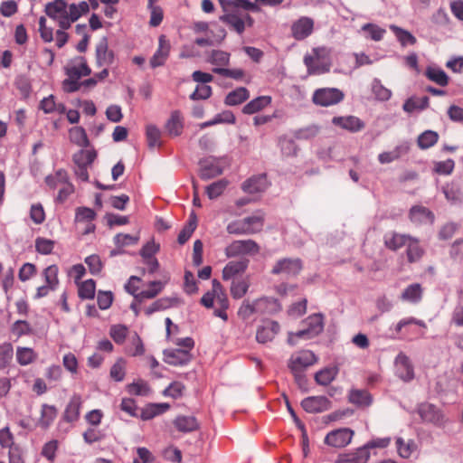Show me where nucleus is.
<instances>
[{"instance_id":"52","label":"nucleus","mask_w":463,"mask_h":463,"mask_svg":"<svg viewBox=\"0 0 463 463\" xmlns=\"http://www.w3.org/2000/svg\"><path fill=\"white\" fill-rule=\"evenodd\" d=\"M59 269L56 265H50L44 269L43 275L44 277L45 285L52 289H56L59 285L58 279Z\"/></svg>"},{"instance_id":"8","label":"nucleus","mask_w":463,"mask_h":463,"mask_svg":"<svg viewBox=\"0 0 463 463\" xmlns=\"http://www.w3.org/2000/svg\"><path fill=\"white\" fill-rule=\"evenodd\" d=\"M302 269V261L298 258H283L275 262L271 274L286 278L297 276Z\"/></svg>"},{"instance_id":"43","label":"nucleus","mask_w":463,"mask_h":463,"mask_svg":"<svg viewBox=\"0 0 463 463\" xmlns=\"http://www.w3.org/2000/svg\"><path fill=\"white\" fill-rule=\"evenodd\" d=\"M250 283L247 279H233L231 284L230 291L234 299H240L244 297L249 289Z\"/></svg>"},{"instance_id":"12","label":"nucleus","mask_w":463,"mask_h":463,"mask_svg":"<svg viewBox=\"0 0 463 463\" xmlns=\"http://www.w3.org/2000/svg\"><path fill=\"white\" fill-rule=\"evenodd\" d=\"M317 362V357L313 352L303 350L297 354H293L288 363L291 371H304L307 367L313 365Z\"/></svg>"},{"instance_id":"17","label":"nucleus","mask_w":463,"mask_h":463,"mask_svg":"<svg viewBox=\"0 0 463 463\" xmlns=\"http://www.w3.org/2000/svg\"><path fill=\"white\" fill-rule=\"evenodd\" d=\"M164 360L166 364L174 366H182L188 364L192 359V354L188 350L182 348L165 350L164 352Z\"/></svg>"},{"instance_id":"7","label":"nucleus","mask_w":463,"mask_h":463,"mask_svg":"<svg viewBox=\"0 0 463 463\" xmlns=\"http://www.w3.org/2000/svg\"><path fill=\"white\" fill-rule=\"evenodd\" d=\"M45 14L54 21L58 22L59 26L67 30L70 28L68 20V5L64 0H54L45 5Z\"/></svg>"},{"instance_id":"34","label":"nucleus","mask_w":463,"mask_h":463,"mask_svg":"<svg viewBox=\"0 0 463 463\" xmlns=\"http://www.w3.org/2000/svg\"><path fill=\"white\" fill-rule=\"evenodd\" d=\"M410 239L411 236L405 234L390 232L384 236V244L389 250H397L406 246Z\"/></svg>"},{"instance_id":"42","label":"nucleus","mask_w":463,"mask_h":463,"mask_svg":"<svg viewBox=\"0 0 463 463\" xmlns=\"http://www.w3.org/2000/svg\"><path fill=\"white\" fill-rule=\"evenodd\" d=\"M165 283L155 280L149 283V288L146 290H142L138 292L137 295H135L137 299H151L156 298L164 288Z\"/></svg>"},{"instance_id":"51","label":"nucleus","mask_w":463,"mask_h":463,"mask_svg":"<svg viewBox=\"0 0 463 463\" xmlns=\"http://www.w3.org/2000/svg\"><path fill=\"white\" fill-rule=\"evenodd\" d=\"M228 184L229 182L226 179L218 180L209 184L205 189V193L209 199H216L222 194Z\"/></svg>"},{"instance_id":"54","label":"nucleus","mask_w":463,"mask_h":463,"mask_svg":"<svg viewBox=\"0 0 463 463\" xmlns=\"http://www.w3.org/2000/svg\"><path fill=\"white\" fill-rule=\"evenodd\" d=\"M14 357V348L11 343L0 345V369L6 368Z\"/></svg>"},{"instance_id":"35","label":"nucleus","mask_w":463,"mask_h":463,"mask_svg":"<svg viewBox=\"0 0 463 463\" xmlns=\"http://www.w3.org/2000/svg\"><path fill=\"white\" fill-rule=\"evenodd\" d=\"M174 425L182 432H192L199 429V423L194 416H177L174 420Z\"/></svg>"},{"instance_id":"38","label":"nucleus","mask_w":463,"mask_h":463,"mask_svg":"<svg viewBox=\"0 0 463 463\" xmlns=\"http://www.w3.org/2000/svg\"><path fill=\"white\" fill-rule=\"evenodd\" d=\"M422 291L420 284H411L402 291L401 299L406 302L418 303L422 298Z\"/></svg>"},{"instance_id":"6","label":"nucleus","mask_w":463,"mask_h":463,"mask_svg":"<svg viewBox=\"0 0 463 463\" xmlns=\"http://www.w3.org/2000/svg\"><path fill=\"white\" fill-rule=\"evenodd\" d=\"M327 54L326 48L318 47L313 49L312 54L305 55L304 63L309 74H322L330 71V64L320 62Z\"/></svg>"},{"instance_id":"22","label":"nucleus","mask_w":463,"mask_h":463,"mask_svg":"<svg viewBox=\"0 0 463 463\" xmlns=\"http://www.w3.org/2000/svg\"><path fill=\"white\" fill-rule=\"evenodd\" d=\"M268 187V181L264 175L252 176L241 184V189L244 193L254 194L264 192Z\"/></svg>"},{"instance_id":"57","label":"nucleus","mask_w":463,"mask_h":463,"mask_svg":"<svg viewBox=\"0 0 463 463\" xmlns=\"http://www.w3.org/2000/svg\"><path fill=\"white\" fill-rule=\"evenodd\" d=\"M36 358V354L32 348L18 347L16 350V359L21 365H27L33 363Z\"/></svg>"},{"instance_id":"13","label":"nucleus","mask_w":463,"mask_h":463,"mask_svg":"<svg viewBox=\"0 0 463 463\" xmlns=\"http://www.w3.org/2000/svg\"><path fill=\"white\" fill-rule=\"evenodd\" d=\"M301 406L308 413H318L328 411L331 402L326 396H310L301 402Z\"/></svg>"},{"instance_id":"45","label":"nucleus","mask_w":463,"mask_h":463,"mask_svg":"<svg viewBox=\"0 0 463 463\" xmlns=\"http://www.w3.org/2000/svg\"><path fill=\"white\" fill-rule=\"evenodd\" d=\"M406 246L407 258L410 262L418 261L422 257L424 250L417 239L411 237Z\"/></svg>"},{"instance_id":"27","label":"nucleus","mask_w":463,"mask_h":463,"mask_svg":"<svg viewBox=\"0 0 463 463\" xmlns=\"http://www.w3.org/2000/svg\"><path fill=\"white\" fill-rule=\"evenodd\" d=\"M370 458L366 448H359L354 452L340 454L335 463H367Z\"/></svg>"},{"instance_id":"18","label":"nucleus","mask_w":463,"mask_h":463,"mask_svg":"<svg viewBox=\"0 0 463 463\" xmlns=\"http://www.w3.org/2000/svg\"><path fill=\"white\" fill-rule=\"evenodd\" d=\"M82 398L80 394L78 393H74L65 410H64V412H63V420L67 422H74V421H77L80 418V408L82 406Z\"/></svg>"},{"instance_id":"55","label":"nucleus","mask_w":463,"mask_h":463,"mask_svg":"<svg viewBox=\"0 0 463 463\" xmlns=\"http://www.w3.org/2000/svg\"><path fill=\"white\" fill-rule=\"evenodd\" d=\"M407 147L396 146L393 150L383 152L378 156V160L381 164H389L401 157L402 154L407 152Z\"/></svg>"},{"instance_id":"16","label":"nucleus","mask_w":463,"mask_h":463,"mask_svg":"<svg viewBox=\"0 0 463 463\" xmlns=\"http://www.w3.org/2000/svg\"><path fill=\"white\" fill-rule=\"evenodd\" d=\"M231 53L219 49L205 52V61L213 65L212 71L216 74V69L226 68L230 64Z\"/></svg>"},{"instance_id":"53","label":"nucleus","mask_w":463,"mask_h":463,"mask_svg":"<svg viewBox=\"0 0 463 463\" xmlns=\"http://www.w3.org/2000/svg\"><path fill=\"white\" fill-rule=\"evenodd\" d=\"M390 29L393 32L402 46H406L408 44L413 45L416 43V38L410 32L396 25H391Z\"/></svg>"},{"instance_id":"29","label":"nucleus","mask_w":463,"mask_h":463,"mask_svg":"<svg viewBox=\"0 0 463 463\" xmlns=\"http://www.w3.org/2000/svg\"><path fill=\"white\" fill-rule=\"evenodd\" d=\"M410 219L415 223H433L435 217L430 209L416 205L410 210Z\"/></svg>"},{"instance_id":"23","label":"nucleus","mask_w":463,"mask_h":463,"mask_svg":"<svg viewBox=\"0 0 463 463\" xmlns=\"http://www.w3.org/2000/svg\"><path fill=\"white\" fill-rule=\"evenodd\" d=\"M332 123L350 132H358L364 128V123L357 117H334Z\"/></svg>"},{"instance_id":"46","label":"nucleus","mask_w":463,"mask_h":463,"mask_svg":"<svg viewBox=\"0 0 463 463\" xmlns=\"http://www.w3.org/2000/svg\"><path fill=\"white\" fill-rule=\"evenodd\" d=\"M69 135L71 141L80 146L87 147L90 145L86 131L81 127L71 128L69 131Z\"/></svg>"},{"instance_id":"63","label":"nucleus","mask_w":463,"mask_h":463,"mask_svg":"<svg viewBox=\"0 0 463 463\" xmlns=\"http://www.w3.org/2000/svg\"><path fill=\"white\" fill-rule=\"evenodd\" d=\"M110 377L116 382H122L126 375V362L118 359L110 368Z\"/></svg>"},{"instance_id":"33","label":"nucleus","mask_w":463,"mask_h":463,"mask_svg":"<svg viewBox=\"0 0 463 463\" xmlns=\"http://www.w3.org/2000/svg\"><path fill=\"white\" fill-rule=\"evenodd\" d=\"M177 304H179V299L176 298H162L156 300L150 306L146 307L144 309V313L146 316H151L155 312L165 310L174 306H176Z\"/></svg>"},{"instance_id":"58","label":"nucleus","mask_w":463,"mask_h":463,"mask_svg":"<svg viewBox=\"0 0 463 463\" xmlns=\"http://www.w3.org/2000/svg\"><path fill=\"white\" fill-rule=\"evenodd\" d=\"M196 229V218L194 214L190 216L188 223L180 232L177 241L180 244H184L192 236Z\"/></svg>"},{"instance_id":"37","label":"nucleus","mask_w":463,"mask_h":463,"mask_svg":"<svg viewBox=\"0 0 463 463\" xmlns=\"http://www.w3.org/2000/svg\"><path fill=\"white\" fill-rule=\"evenodd\" d=\"M170 405L168 403H150L146 405L141 411V419L148 420L168 411Z\"/></svg>"},{"instance_id":"9","label":"nucleus","mask_w":463,"mask_h":463,"mask_svg":"<svg viewBox=\"0 0 463 463\" xmlns=\"http://www.w3.org/2000/svg\"><path fill=\"white\" fill-rule=\"evenodd\" d=\"M344 93L336 88H322L315 90L312 100L316 105L328 107L344 99Z\"/></svg>"},{"instance_id":"41","label":"nucleus","mask_w":463,"mask_h":463,"mask_svg":"<svg viewBox=\"0 0 463 463\" xmlns=\"http://www.w3.org/2000/svg\"><path fill=\"white\" fill-rule=\"evenodd\" d=\"M57 416V409L53 405L43 404L42 406L41 417L39 419V425L46 429L55 420Z\"/></svg>"},{"instance_id":"56","label":"nucleus","mask_w":463,"mask_h":463,"mask_svg":"<svg viewBox=\"0 0 463 463\" xmlns=\"http://www.w3.org/2000/svg\"><path fill=\"white\" fill-rule=\"evenodd\" d=\"M11 333L16 338L32 334L31 325L25 320H17L11 326Z\"/></svg>"},{"instance_id":"47","label":"nucleus","mask_w":463,"mask_h":463,"mask_svg":"<svg viewBox=\"0 0 463 463\" xmlns=\"http://www.w3.org/2000/svg\"><path fill=\"white\" fill-rule=\"evenodd\" d=\"M220 20L230 25L239 34H241L245 30V22L235 14H226L220 17Z\"/></svg>"},{"instance_id":"28","label":"nucleus","mask_w":463,"mask_h":463,"mask_svg":"<svg viewBox=\"0 0 463 463\" xmlns=\"http://www.w3.org/2000/svg\"><path fill=\"white\" fill-rule=\"evenodd\" d=\"M348 402L357 407H369L373 403V396L364 389H351Z\"/></svg>"},{"instance_id":"62","label":"nucleus","mask_w":463,"mask_h":463,"mask_svg":"<svg viewBox=\"0 0 463 463\" xmlns=\"http://www.w3.org/2000/svg\"><path fill=\"white\" fill-rule=\"evenodd\" d=\"M127 391L130 394L134 395H147L150 389L146 382L144 380H138L127 385Z\"/></svg>"},{"instance_id":"30","label":"nucleus","mask_w":463,"mask_h":463,"mask_svg":"<svg viewBox=\"0 0 463 463\" xmlns=\"http://www.w3.org/2000/svg\"><path fill=\"white\" fill-rule=\"evenodd\" d=\"M442 192L445 198L451 204H459L463 202V193L460 185L457 182L452 181L450 183H447L442 187Z\"/></svg>"},{"instance_id":"14","label":"nucleus","mask_w":463,"mask_h":463,"mask_svg":"<svg viewBox=\"0 0 463 463\" xmlns=\"http://www.w3.org/2000/svg\"><path fill=\"white\" fill-rule=\"evenodd\" d=\"M314 30V20L307 16H302L293 23L291 26L292 36L301 41L308 37Z\"/></svg>"},{"instance_id":"26","label":"nucleus","mask_w":463,"mask_h":463,"mask_svg":"<svg viewBox=\"0 0 463 463\" xmlns=\"http://www.w3.org/2000/svg\"><path fill=\"white\" fill-rule=\"evenodd\" d=\"M249 265V260L229 261L222 269V279H233L237 275L244 273Z\"/></svg>"},{"instance_id":"21","label":"nucleus","mask_w":463,"mask_h":463,"mask_svg":"<svg viewBox=\"0 0 463 463\" xmlns=\"http://www.w3.org/2000/svg\"><path fill=\"white\" fill-rule=\"evenodd\" d=\"M419 415L421 420L433 424H441L443 421V414L433 404L422 403L418 409Z\"/></svg>"},{"instance_id":"32","label":"nucleus","mask_w":463,"mask_h":463,"mask_svg":"<svg viewBox=\"0 0 463 463\" xmlns=\"http://www.w3.org/2000/svg\"><path fill=\"white\" fill-rule=\"evenodd\" d=\"M184 128V121L181 112L175 110L165 124V129L170 136L177 137L181 135Z\"/></svg>"},{"instance_id":"50","label":"nucleus","mask_w":463,"mask_h":463,"mask_svg":"<svg viewBox=\"0 0 463 463\" xmlns=\"http://www.w3.org/2000/svg\"><path fill=\"white\" fill-rule=\"evenodd\" d=\"M439 140V135L432 130H426L418 137L417 143L421 149H428L433 146Z\"/></svg>"},{"instance_id":"10","label":"nucleus","mask_w":463,"mask_h":463,"mask_svg":"<svg viewBox=\"0 0 463 463\" xmlns=\"http://www.w3.org/2000/svg\"><path fill=\"white\" fill-rule=\"evenodd\" d=\"M354 431L349 428H340L326 434L324 442L327 446L341 449L346 447L352 441Z\"/></svg>"},{"instance_id":"15","label":"nucleus","mask_w":463,"mask_h":463,"mask_svg":"<svg viewBox=\"0 0 463 463\" xmlns=\"http://www.w3.org/2000/svg\"><path fill=\"white\" fill-rule=\"evenodd\" d=\"M65 72L68 77L80 80L82 76L90 75L91 70L84 57H77L66 65Z\"/></svg>"},{"instance_id":"19","label":"nucleus","mask_w":463,"mask_h":463,"mask_svg":"<svg viewBox=\"0 0 463 463\" xmlns=\"http://www.w3.org/2000/svg\"><path fill=\"white\" fill-rule=\"evenodd\" d=\"M158 43L156 52L150 59V65L152 68L163 66L169 56L171 46L165 35H161L159 37Z\"/></svg>"},{"instance_id":"31","label":"nucleus","mask_w":463,"mask_h":463,"mask_svg":"<svg viewBox=\"0 0 463 463\" xmlns=\"http://www.w3.org/2000/svg\"><path fill=\"white\" fill-rule=\"evenodd\" d=\"M258 314H274L281 309L279 302L274 298L262 297L256 299Z\"/></svg>"},{"instance_id":"59","label":"nucleus","mask_w":463,"mask_h":463,"mask_svg":"<svg viewBox=\"0 0 463 463\" xmlns=\"http://www.w3.org/2000/svg\"><path fill=\"white\" fill-rule=\"evenodd\" d=\"M237 314L243 320L249 319L253 314H258L256 299L252 302L244 300L239 307Z\"/></svg>"},{"instance_id":"49","label":"nucleus","mask_w":463,"mask_h":463,"mask_svg":"<svg viewBox=\"0 0 463 463\" xmlns=\"http://www.w3.org/2000/svg\"><path fill=\"white\" fill-rule=\"evenodd\" d=\"M338 370L336 368H324L315 374V380L319 385H328L336 377Z\"/></svg>"},{"instance_id":"64","label":"nucleus","mask_w":463,"mask_h":463,"mask_svg":"<svg viewBox=\"0 0 463 463\" xmlns=\"http://www.w3.org/2000/svg\"><path fill=\"white\" fill-rule=\"evenodd\" d=\"M146 135L147 144L150 148H154V147L159 146L161 145V141H160L161 132L156 127L152 126V125L147 126Z\"/></svg>"},{"instance_id":"25","label":"nucleus","mask_w":463,"mask_h":463,"mask_svg":"<svg viewBox=\"0 0 463 463\" xmlns=\"http://www.w3.org/2000/svg\"><path fill=\"white\" fill-rule=\"evenodd\" d=\"M114 54L109 50L107 39L103 38L96 45V63L99 67L112 64Z\"/></svg>"},{"instance_id":"4","label":"nucleus","mask_w":463,"mask_h":463,"mask_svg":"<svg viewBox=\"0 0 463 463\" xmlns=\"http://www.w3.org/2000/svg\"><path fill=\"white\" fill-rule=\"evenodd\" d=\"M97 157V152L94 149H80L72 156L75 175L80 180L87 182L89 180L88 169Z\"/></svg>"},{"instance_id":"1","label":"nucleus","mask_w":463,"mask_h":463,"mask_svg":"<svg viewBox=\"0 0 463 463\" xmlns=\"http://www.w3.org/2000/svg\"><path fill=\"white\" fill-rule=\"evenodd\" d=\"M212 285V289L202 297L200 302L206 308L213 307V304L216 302L217 307L214 309L213 315L227 321L226 310L229 308L230 303L225 289L217 279H213Z\"/></svg>"},{"instance_id":"20","label":"nucleus","mask_w":463,"mask_h":463,"mask_svg":"<svg viewBox=\"0 0 463 463\" xmlns=\"http://www.w3.org/2000/svg\"><path fill=\"white\" fill-rule=\"evenodd\" d=\"M280 326L277 321H267L260 326L256 333V339L259 343L265 344L272 341L279 332Z\"/></svg>"},{"instance_id":"60","label":"nucleus","mask_w":463,"mask_h":463,"mask_svg":"<svg viewBox=\"0 0 463 463\" xmlns=\"http://www.w3.org/2000/svg\"><path fill=\"white\" fill-rule=\"evenodd\" d=\"M138 235H130L125 233H118L114 236L113 241L118 248H123L129 245H135L138 242Z\"/></svg>"},{"instance_id":"3","label":"nucleus","mask_w":463,"mask_h":463,"mask_svg":"<svg viewBox=\"0 0 463 463\" xmlns=\"http://www.w3.org/2000/svg\"><path fill=\"white\" fill-rule=\"evenodd\" d=\"M303 329L297 333H289L288 343L290 345H295V338L311 339L322 333L324 329V317L322 314H313L302 321Z\"/></svg>"},{"instance_id":"11","label":"nucleus","mask_w":463,"mask_h":463,"mask_svg":"<svg viewBox=\"0 0 463 463\" xmlns=\"http://www.w3.org/2000/svg\"><path fill=\"white\" fill-rule=\"evenodd\" d=\"M223 169L218 158L208 156L199 161V176L203 180H209L222 174Z\"/></svg>"},{"instance_id":"2","label":"nucleus","mask_w":463,"mask_h":463,"mask_svg":"<svg viewBox=\"0 0 463 463\" xmlns=\"http://www.w3.org/2000/svg\"><path fill=\"white\" fill-rule=\"evenodd\" d=\"M264 226V215L261 213L245 217L230 222L226 231L229 234L249 235L255 234L262 231Z\"/></svg>"},{"instance_id":"5","label":"nucleus","mask_w":463,"mask_h":463,"mask_svg":"<svg viewBox=\"0 0 463 463\" xmlns=\"http://www.w3.org/2000/svg\"><path fill=\"white\" fill-rule=\"evenodd\" d=\"M260 247L253 240H237L233 241L225 248L227 258H233L240 255L254 256L260 253Z\"/></svg>"},{"instance_id":"48","label":"nucleus","mask_w":463,"mask_h":463,"mask_svg":"<svg viewBox=\"0 0 463 463\" xmlns=\"http://www.w3.org/2000/svg\"><path fill=\"white\" fill-rule=\"evenodd\" d=\"M430 99L427 96L420 99L409 98L403 104L404 111L411 113L415 109L423 110L429 107Z\"/></svg>"},{"instance_id":"24","label":"nucleus","mask_w":463,"mask_h":463,"mask_svg":"<svg viewBox=\"0 0 463 463\" xmlns=\"http://www.w3.org/2000/svg\"><path fill=\"white\" fill-rule=\"evenodd\" d=\"M396 371L398 376L403 381H411L414 377L413 367L409 357L401 353L395 359Z\"/></svg>"},{"instance_id":"36","label":"nucleus","mask_w":463,"mask_h":463,"mask_svg":"<svg viewBox=\"0 0 463 463\" xmlns=\"http://www.w3.org/2000/svg\"><path fill=\"white\" fill-rule=\"evenodd\" d=\"M271 103V97L270 96H260L256 99L250 100L249 103H247L243 109L242 112L244 114H254L261 109H265Z\"/></svg>"},{"instance_id":"40","label":"nucleus","mask_w":463,"mask_h":463,"mask_svg":"<svg viewBox=\"0 0 463 463\" xmlns=\"http://www.w3.org/2000/svg\"><path fill=\"white\" fill-rule=\"evenodd\" d=\"M90 11L89 3L82 1L79 4H71L68 6V20L70 26L72 23L77 21L82 14Z\"/></svg>"},{"instance_id":"61","label":"nucleus","mask_w":463,"mask_h":463,"mask_svg":"<svg viewBox=\"0 0 463 463\" xmlns=\"http://www.w3.org/2000/svg\"><path fill=\"white\" fill-rule=\"evenodd\" d=\"M95 281L88 279L79 286V297L82 299H91L95 296Z\"/></svg>"},{"instance_id":"44","label":"nucleus","mask_w":463,"mask_h":463,"mask_svg":"<svg viewBox=\"0 0 463 463\" xmlns=\"http://www.w3.org/2000/svg\"><path fill=\"white\" fill-rule=\"evenodd\" d=\"M425 75L430 80L441 87H445L449 84V77L441 69L429 67L425 71Z\"/></svg>"},{"instance_id":"39","label":"nucleus","mask_w":463,"mask_h":463,"mask_svg":"<svg viewBox=\"0 0 463 463\" xmlns=\"http://www.w3.org/2000/svg\"><path fill=\"white\" fill-rule=\"evenodd\" d=\"M249 97V90L244 87H239L227 94L224 103L227 106H236L247 100Z\"/></svg>"}]
</instances>
